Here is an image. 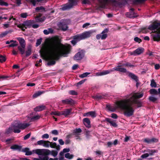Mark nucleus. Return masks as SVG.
I'll return each instance as SVG.
<instances>
[{"label":"nucleus","mask_w":160,"mask_h":160,"mask_svg":"<svg viewBox=\"0 0 160 160\" xmlns=\"http://www.w3.org/2000/svg\"><path fill=\"white\" fill-rule=\"evenodd\" d=\"M35 20L38 22H43L45 20L44 17L43 18H35Z\"/></svg>","instance_id":"79ce46f5"},{"label":"nucleus","mask_w":160,"mask_h":160,"mask_svg":"<svg viewBox=\"0 0 160 160\" xmlns=\"http://www.w3.org/2000/svg\"><path fill=\"white\" fill-rule=\"evenodd\" d=\"M51 115H55L56 116H60L62 115L61 111H53L51 113Z\"/></svg>","instance_id":"c756f323"},{"label":"nucleus","mask_w":160,"mask_h":160,"mask_svg":"<svg viewBox=\"0 0 160 160\" xmlns=\"http://www.w3.org/2000/svg\"><path fill=\"white\" fill-rule=\"evenodd\" d=\"M71 46L70 44H62L59 40L54 39L48 45V46H43L39 51L41 57L44 59L47 54V60L48 61L47 63L48 66L55 65L56 61L59 59L60 57H67L70 53Z\"/></svg>","instance_id":"f257e3e1"},{"label":"nucleus","mask_w":160,"mask_h":160,"mask_svg":"<svg viewBox=\"0 0 160 160\" xmlns=\"http://www.w3.org/2000/svg\"><path fill=\"white\" fill-rule=\"evenodd\" d=\"M10 148L12 149L17 150L18 149L20 150L21 148V147L20 146H18L16 145H14L11 146Z\"/></svg>","instance_id":"72a5a7b5"},{"label":"nucleus","mask_w":160,"mask_h":160,"mask_svg":"<svg viewBox=\"0 0 160 160\" xmlns=\"http://www.w3.org/2000/svg\"><path fill=\"white\" fill-rule=\"evenodd\" d=\"M111 117L114 119H117L118 116L116 114L113 113L111 114Z\"/></svg>","instance_id":"774afa93"},{"label":"nucleus","mask_w":160,"mask_h":160,"mask_svg":"<svg viewBox=\"0 0 160 160\" xmlns=\"http://www.w3.org/2000/svg\"><path fill=\"white\" fill-rule=\"evenodd\" d=\"M68 21L67 20H62L58 24L59 28L63 31H66L68 28Z\"/></svg>","instance_id":"423d86ee"},{"label":"nucleus","mask_w":160,"mask_h":160,"mask_svg":"<svg viewBox=\"0 0 160 160\" xmlns=\"http://www.w3.org/2000/svg\"><path fill=\"white\" fill-rule=\"evenodd\" d=\"M9 33V31H6L0 34V38H2L5 37Z\"/></svg>","instance_id":"09e8293b"},{"label":"nucleus","mask_w":160,"mask_h":160,"mask_svg":"<svg viewBox=\"0 0 160 160\" xmlns=\"http://www.w3.org/2000/svg\"><path fill=\"white\" fill-rule=\"evenodd\" d=\"M46 106L44 105H41L38 106L34 108V111L36 112H39L45 110Z\"/></svg>","instance_id":"aec40b11"},{"label":"nucleus","mask_w":160,"mask_h":160,"mask_svg":"<svg viewBox=\"0 0 160 160\" xmlns=\"http://www.w3.org/2000/svg\"><path fill=\"white\" fill-rule=\"evenodd\" d=\"M148 29L150 30H155L152 35L153 41H160V21H155L148 27Z\"/></svg>","instance_id":"7ed1b4c3"},{"label":"nucleus","mask_w":160,"mask_h":160,"mask_svg":"<svg viewBox=\"0 0 160 160\" xmlns=\"http://www.w3.org/2000/svg\"><path fill=\"white\" fill-rule=\"evenodd\" d=\"M39 158H41V160H48V158L47 156H39Z\"/></svg>","instance_id":"6e6d98bb"},{"label":"nucleus","mask_w":160,"mask_h":160,"mask_svg":"<svg viewBox=\"0 0 160 160\" xmlns=\"http://www.w3.org/2000/svg\"><path fill=\"white\" fill-rule=\"evenodd\" d=\"M101 38L102 40L105 39L107 37V34H103L101 35Z\"/></svg>","instance_id":"e2e57ef3"},{"label":"nucleus","mask_w":160,"mask_h":160,"mask_svg":"<svg viewBox=\"0 0 160 160\" xmlns=\"http://www.w3.org/2000/svg\"><path fill=\"white\" fill-rule=\"evenodd\" d=\"M32 49L30 46L28 48L26 52V57L29 56L31 54Z\"/></svg>","instance_id":"2f4dec72"},{"label":"nucleus","mask_w":160,"mask_h":160,"mask_svg":"<svg viewBox=\"0 0 160 160\" xmlns=\"http://www.w3.org/2000/svg\"><path fill=\"white\" fill-rule=\"evenodd\" d=\"M144 49L142 48H139L137 49L136 50L134 51L131 54L132 55H140L143 53Z\"/></svg>","instance_id":"f8f14e48"},{"label":"nucleus","mask_w":160,"mask_h":160,"mask_svg":"<svg viewBox=\"0 0 160 160\" xmlns=\"http://www.w3.org/2000/svg\"><path fill=\"white\" fill-rule=\"evenodd\" d=\"M27 16L28 15L27 13H22L20 14L21 17L23 18H26Z\"/></svg>","instance_id":"13d9d810"},{"label":"nucleus","mask_w":160,"mask_h":160,"mask_svg":"<svg viewBox=\"0 0 160 160\" xmlns=\"http://www.w3.org/2000/svg\"><path fill=\"white\" fill-rule=\"evenodd\" d=\"M82 121L84 125L87 128H89L91 127V122L88 118H83Z\"/></svg>","instance_id":"ddd939ff"},{"label":"nucleus","mask_w":160,"mask_h":160,"mask_svg":"<svg viewBox=\"0 0 160 160\" xmlns=\"http://www.w3.org/2000/svg\"><path fill=\"white\" fill-rule=\"evenodd\" d=\"M134 40L136 42H138V43H140L142 41L141 39L138 38V37H135L134 38Z\"/></svg>","instance_id":"864d4df0"},{"label":"nucleus","mask_w":160,"mask_h":160,"mask_svg":"<svg viewBox=\"0 0 160 160\" xmlns=\"http://www.w3.org/2000/svg\"><path fill=\"white\" fill-rule=\"evenodd\" d=\"M152 88H156L157 87L156 82H155L154 79H152L151 81L150 84Z\"/></svg>","instance_id":"58836bf2"},{"label":"nucleus","mask_w":160,"mask_h":160,"mask_svg":"<svg viewBox=\"0 0 160 160\" xmlns=\"http://www.w3.org/2000/svg\"><path fill=\"white\" fill-rule=\"evenodd\" d=\"M22 151L25 152V155H29L32 154L33 152L30 151L28 148H25L22 150Z\"/></svg>","instance_id":"5701e85b"},{"label":"nucleus","mask_w":160,"mask_h":160,"mask_svg":"<svg viewBox=\"0 0 160 160\" xmlns=\"http://www.w3.org/2000/svg\"><path fill=\"white\" fill-rule=\"evenodd\" d=\"M51 30H52V29L50 28L48 30L45 29L44 30L43 32L45 34L48 35L50 33Z\"/></svg>","instance_id":"4d7b16f0"},{"label":"nucleus","mask_w":160,"mask_h":160,"mask_svg":"<svg viewBox=\"0 0 160 160\" xmlns=\"http://www.w3.org/2000/svg\"><path fill=\"white\" fill-rule=\"evenodd\" d=\"M65 157L66 158H68L69 159H72L73 156L72 155L70 154L69 153H68L65 154Z\"/></svg>","instance_id":"ea45409f"},{"label":"nucleus","mask_w":160,"mask_h":160,"mask_svg":"<svg viewBox=\"0 0 160 160\" xmlns=\"http://www.w3.org/2000/svg\"><path fill=\"white\" fill-rule=\"evenodd\" d=\"M112 71H109L108 70H105L102 71V72H100L99 73H98V74L99 76H102L105 75L109 73L110 72H112Z\"/></svg>","instance_id":"c85d7f7f"},{"label":"nucleus","mask_w":160,"mask_h":160,"mask_svg":"<svg viewBox=\"0 0 160 160\" xmlns=\"http://www.w3.org/2000/svg\"><path fill=\"white\" fill-rule=\"evenodd\" d=\"M81 132V131H74V132H73L72 135L74 136L76 138V139H78V137L80 135ZM72 136V134H70L68 135L67 137L68 138H71Z\"/></svg>","instance_id":"f3484780"},{"label":"nucleus","mask_w":160,"mask_h":160,"mask_svg":"<svg viewBox=\"0 0 160 160\" xmlns=\"http://www.w3.org/2000/svg\"><path fill=\"white\" fill-rule=\"evenodd\" d=\"M90 72H86L81 74L79 76V77L81 78H83L86 77L88 76V75L90 74Z\"/></svg>","instance_id":"c9c22d12"},{"label":"nucleus","mask_w":160,"mask_h":160,"mask_svg":"<svg viewBox=\"0 0 160 160\" xmlns=\"http://www.w3.org/2000/svg\"><path fill=\"white\" fill-rule=\"evenodd\" d=\"M6 59V58L5 56H3L2 55H0V62H5Z\"/></svg>","instance_id":"a18cd8bd"},{"label":"nucleus","mask_w":160,"mask_h":160,"mask_svg":"<svg viewBox=\"0 0 160 160\" xmlns=\"http://www.w3.org/2000/svg\"><path fill=\"white\" fill-rule=\"evenodd\" d=\"M61 102L63 104H68L73 105L74 103V101L71 98H67L61 101Z\"/></svg>","instance_id":"9d476101"},{"label":"nucleus","mask_w":160,"mask_h":160,"mask_svg":"<svg viewBox=\"0 0 160 160\" xmlns=\"http://www.w3.org/2000/svg\"><path fill=\"white\" fill-rule=\"evenodd\" d=\"M45 142V141L44 140H40L38 141L37 142V144L38 145H42L43 146L44 143Z\"/></svg>","instance_id":"052dcab7"},{"label":"nucleus","mask_w":160,"mask_h":160,"mask_svg":"<svg viewBox=\"0 0 160 160\" xmlns=\"http://www.w3.org/2000/svg\"><path fill=\"white\" fill-rule=\"evenodd\" d=\"M47 150L49 151V152H48V154H47V155H48L49 154H51L52 156H53L54 157H56L58 154V152L54 150H52V151H50L48 149H47Z\"/></svg>","instance_id":"a878e982"},{"label":"nucleus","mask_w":160,"mask_h":160,"mask_svg":"<svg viewBox=\"0 0 160 160\" xmlns=\"http://www.w3.org/2000/svg\"><path fill=\"white\" fill-rule=\"evenodd\" d=\"M31 123L30 122L27 123L18 122L12 124L8 130H19V129H24L28 127Z\"/></svg>","instance_id":"39448f33"},{"label":"nucleus","mask_w":160,"mask_h":160,"mask_svg":"<svg viewBox=\"0 0 160 160\" xmlns=\"http://www.w3.org/2000/svg\"><path fill=\"white\" fill-rule=\"evenodd\" d=\"M0 5L1 6H8V4L7 2L2 1H0Z\"/></svg>","instance_id":"8fccbe9b"},{"label":"nucleus","mask_w":160,"mask_h":160,"mask_svg":"<svg viewBox=\"0 0 160 160\" xmlns=\"http://www.w3.org/2000/svg\"><path fill=\"white\" fill-rule=\"evenodd\" d=\"M125 15L127 17L132 18H133L138 16L134 12H127Z\"/></svg>","instance_id":"a211bd4d"},{"label":"nucleus","mask_w":160,"mask_h":160,"mask_svg":"<svg viewBox=\"0 0 160 160\" xmlns=\"http://www.w3.org/2000/svg\"><path fill=\"white\" fill-rule=\"evenodd\" d=\"M49 151L46 149H37L32 151L33 153H36L39 155H47Z\"/></svg>","instance_id":"6e6552de"},{"label":"nucleus","mask_w":160,"mask_h":160,"mask_svg":"<svg viewBox=\"0 0 160 160\" xmlns=\"http://www.w3.org/2000/svg\"><path fill=\"white\" fill-rule=\"evenodd\" d=\"M89 116H91L92 117L94 118L96 117V112L94 111L89 112Z\"/></svg>","instance_id":"37998d69"},{"label":"nucleus","mask_w":160,"mask_h":160,"mask_svg":"<svg viewBox=\"0 0 160 160\" xmlns=\"http://www.w3.org/2000/svg\"><path fill=\"white\" fill-rule=\"evenodd\" d=\"M72 108H71L68 109H65L61 111L62 115L64 116L65 117H68L72 113Z\"/></svg>","instance_id":"9b49d317"},{"label":"nucleus","mask_w":160,"mask_h":160,"mask_svg":"<svg viewBox=\"0 0 160 160\" xmlns=\"http://www.w3.org/2000/svg\"><path fill=\"white\" fill-rule=\"evenodd\" d=\"M78 0H69V4L72 8L73 6H75L77 4Z\"/></svg>","instance_id":"b1692460"},{"label":"nucleus","mask_w":160,"mask_h":160,"mask_svg":"<svg viewBox=\"0 0 160 160\" xmlns=\"http://www.w3.org/2000/svg\"><path fill=\"white\" fill-rule=\"evenodd\" d=\"M35 11L36 12H46L45 8L43 6L37 7L35 8Z\"/></svg>","instance_id":"393cba45"},{"label":"nucleus","mask_w":160,"mask_h":160,"mask_svg":"<svg viewBox=\"0 0 160 160\" xmlns=\"http://www.w3.org/2000/svg\"><path fill=\"white\" fill-rule=\"evenodd\" d=\"M18 43H12L8 46V47H14L17 46Z\"/></svg>","instance_id":"0e129e2a"},{"label":"nucleus","mask_w":160,"mask_h":160,"mask_svg":"<svg viewBox=\"0 0 160 160\" xmlns=\"http://www.w3.org/2000/svg\"><path fill=\"white\" fill-rule=\"evenodd\" d=\"M24 27L25 28H30L32 24V22L30 21H27L24 22L22 23Z\"/></svg>","instance_id":"6ab92c4d"},{"label":"nucleus","mask_w":160,"mask_h":160,"mask_svg":"<svg viewBox=\"0 0 160 160\" xmlns=\"http://www.w3.org/2000/svg\"><path fill=\"white\" fill-rule=\"evenodd\" d=\"M114 70L117 71H119L122 72H124L127 73V70L124 68H119L118 67H115L113 68Z\"/></svg>","instance_id":"412c9836"},{"label":"nucleus","mask_w":160,"mask_h":160,"mask_svg":"<svg viewBox=\"0 0 160 160\" xmlns=\"http://www.w3.org/2000/svg\"><path fill=\"white\" fill-rule=\"evenodd\" d=\"M149 99L150 101L153 102H155L157 100V98L152 96L150 97Z\"/></svg>","instance_id":"de8ad7c7"},{"label":"nucleus","mask_w":160,"mask_h":160,"mask_svg":"<svg viewBox=\"0 0 160 160\" xmlns=\"http://www.w3.org/2000/svg\"><path fill=\"white\" fill-rule=\"evenodd\" d=\"M89 0H83L82 3L83 4H89L90 3Z\"/></svg>","instance_id":"69168bd1"},{"label":"nucleus","mask_w":160,"mask_h":160,"mask_svg":"<svg viewBox=\"0 0 160 160\" xmlns=\"http://www.w3.org/2000/svg\"><path fill=\"white\" fill-rule=\"evenodd\" d=\"M106 121H107V122L110 124L111 126H112L114 127H116L117 126V125L116 123L115 122L112 121L111 119L107 118H106Z\"/></svg>","instance_id":"4be33fe9"},{"label":"nucleus","mask_w":160,"mask_h":160,"mask_svg":"<svg viewBox=\"0 0 160 160\" xmlns=\"http://www.w3.org/2000/svg\"><path fill=\"white\" fill-rule=\"evenodd\" d=\"M44 92L43 91H39L38 92L35 93L33 95L32 97L33 98H35L38 97V96L41 95Z\"/></svg>","instance_id":"bb28decb"},{"label":"nucleus","mask_w":160,"mask_h":160,"mask_svg":"<svg viewBox=\"0 0 160 160\" xmlns=\"http://www.w3.org/2000/svg\"><path fill=\"white\" fill-rule=\"evenodd\" d=\"M149 156V154L148 153H146L142 155L141 157L142 158H145L148 157Z\"/></svg>","instance_id":"338daca9"},{"label":"nucleus","mask_w":160,"mask_h":160,"mask_svg":"<svg viewBox=\"0 0 160 160\" xmlns=\"http://www.w3.org/2000/svg\"><path fill=\"white\" fill-rule=\"evenodd\" d=\"M106 108L109 110V111L112 112H114L116 109V108L113 106H111L108 105H106Z\"/></svg>","instance_id":"473e14b6"},{"label":"nucleus","mask_w":160,"mask_h":160,"mask_svg":"<svg viewBox=\"0 0 160 160\" xmlns=\"http://www.w3.org/2000/svg\"><path fill=\"white\" fill-rule=\"evenodd\" d=\"M143 95V93H134L128 99L117 102L116 103L117 108L123 110L125 116L130 117L133 114L134 111L132 106V105L137 104V108L142 106V102L137 99L141 98Z\"/></svg>","instance_id":"f03ea898"},{"label":"nucleus","mask_w":160,"mask_h":160,"mask_svg":"<svg viewBox=\"0 0 160 160\" xmlns=\"http://www.w3.org/2000/svg\"><path fill=\"white\" fill-rule=\"evenodd\" d=\"M40 116L38 115L34 116L31 118V120L32 121H34L38 120L40 118Z\"/></svg>","instance_id":"e433bc0d"},{"label":"nucleus","mask_w":160,"mask_h":160,"mask_svg":"<svg viewBox=\"0 0 160 160\" xmlns=\"http://www.w3.org/2000/svg\"><path fill=\"white\" fill-rule=\"evenodd\" d=\"M18 27L19 28H21L22 31H25V29H24L25 28L24 26L23 25V24H20L18 26Z\"/></svg>","instance_id":"680f3d73"},{"label":"nucleus","mask_w":160,"mask_h":160,"mask_svg":"<svg viewBox=\"0 0 160 160\" xmlns=\"http://www.w3.org/2000/svg\"><path fill=\"white\" fill-rule=\"evenodd\" d=\"M50 142L48 141H45L43 146L45 147L48 148L50 146Z\"/></svg>","instance_id":"a19ab883"},{"label":"nucleus","mask_w":160,"mask_h":160,"mask_svg":"<svg viewBox=\"0 0 160 160\" xmlns=\"http://www.w3.org/2000/svg\"><path fill=\"white\" fill-rule=\"evenodd\" d=\"M127 74H128V76L132 79L134 80L135 82L139 81V79L138 77L133 73L127 72Z\"/></svg>","instance_id":"4468645a"},{"label":"nucleus","mask_w":160,"mask_h":160,"mask_svg":"<svg viewBox=\"0 0 160 160\" xmlns=\"http://www.w3.org/2000/svg\"><path fill=\"white\" fill-rule=\"evenodd\" d=\"M27 1L31 3L33 6H35L37 1L36 0H27Z\"/></svg>","instance_id":"c03bdc74"},{"label":"nucleus","mask_w":160,"mask_h":160,"mask_svg":"<svg viewBox=\"0 0 160 160\" xmlns=\"http://www.w3.org/2000/svg\"><path fill=\"white\" fill-rule=\"evenodd\" d=\"M125 66H127L130 68H133L134 67V66L131 64L129 62H127L125 64Z\"/></svg>","instance_id":"5fc2aeb1"},{"label":"nucleus","mask_w":160,"mask_h":160,"mask_svg":"<svg viewBox=\"0 0 160 160\" xmlns=\"http://www.w3.org/2000/svg\"><path fill=\"white\" fill-rule=\"evenodd\" d=\"M42 38H40L39 39H38L37 40L36 43V46H38L39 45H40L41 44L42 41Z\"/></svg>","instance_id":"603ef678"},{"label":"nucleus","mask_w":160,"mask_h":160,"mask_svg":"<svg viewBox=\"0 0 160 160\" xmlns=\"http://www.w3.org/2000/svg\"><path fill=\"white\" fill-rule=\"evenodd\" d=\"M146 0H133L132 2L134 4H141L144 3Z\"/></svg>","instance_id":"7c9ffc66"},{"label":"nucleus","mask_w":160,"mask_h":160,"mask_svg":"<svg viewBox=\"0 0 160 160\" xmlns=\"http://www.w3.org/2000/svg\"><path fill=\"white\" fill-rule=\"evenodd\" d=\"M16 38L18 41L21 47L23 48H25L26 44L25 41L24 39L20 37L17 38Z\"/></svg>","instance_id":"2eb2a0df"},{"label":"nucleus","mask_w":160,"mask_h":160,"mask_svg":"<svg viewBox=\"0 0 160 160\" xmlns=\"http://www.w3.org/2000/svg\"><path fill=\"white\" fill-rule=\"evenodd\" d=\"M61 7L62 8H60V10L63 11L68 10L72 8L68 3L62 5L61 6Z\"/></svg>","instance_id":"dca6fc26"},{"label":"nucleus","mask_w":160,"mask_h":160,"mask_svg":"<svg viewBox=\"0 0 160 160\" xmlns=\"http://www.w3.org/2000/svg\"><path fill=\"white\" fill-rule=\"evenodd\" d=\"M69 94L73 95H78L77 92L75 90H70L69 91Z\"/></svg>","instance_id":"3c124183"},{"label":"nucleus","mask_w":160,"mask_h":160,"mask_svg":"<svg viewBox=\"0 0 160 160\" xmlns=\"http://www.w3.org/2000/svg\"><path fill=\"white\" fill-rule=\"evenodd\" d=\"M128 0H122L121 2L118 3L119 5H124L126 4L128 2Z\"/></svg>","instance_id":"4c0bfd02"},{"label":"nucleus","mask_w":160,"mask_h":160,"mask_svg":"<svg viewBox=\"0 0 160 160\" xmlns=\"http://www.w3.org/2000/svg\"><path fill=\"white\" fill-rule=\"evenodd\" d=\"M150 92L151 94H157L158 93V91L154 89H151Z\"/></svg>","instance_id":"49530a36"},{"label":"nucleus","mask_w":160,"mask_h":160,"mask_svg":"<svg viewBox=\"0 0 160 160\" xmlns=\"http://www.w3.org/2000/svg\"><path fill=\"white\" fill-rule=\"evenodd\" d=\"M91 34V32L88 31L84 32L82 34L73 36L71 38L73 40L71 41V42L73 45H75L80 40L90 37Z\"/></svg>","instance_id":"20e7f679"},{"label":"nucleus","mask_w":160,"mask_h":160,"mask_svg":"<svg viewBox=\"0 0 160 160\" xmlns=\"http://www.w3.org/2000/svg\"><path fill=\"white\" fill-rule=\"evenodd\" d=\"M86 80V79H84V80H82L81 81H80L79 82H78L77 83V86L78 87L79 85H81L82 84H83V83H84L85 82Z\"/></svg>","instance_id":"bf43d9fd"},{"label":"nucleus","mask_w":160,"mask_h":160,"mask_svg":"<svg viewBox=\"0 0 160 160\" xmlns=\"http://www.w3.org/2000/svg\"><path fill=\"white\" fill-rule=\"evenodd\" d=\"M99 2V7L102 8H105L107 5L111 2H115V0H98Z\"/></svg>","instance_id":"0eeeda50"},{"label":"nucleus","mask_w":160,"mask_h":160,"mask_svg":"<svg viewBox=\"0 0 160 160\" xmlns=\"http://www.w3.org/2000/svg\"><path fill=\"white\" fill-rule=\"evenodd\" d=\"M50 146L52 148H56L58 150L60 149L59 146H57L56 143L55 142H50Z\"/></svg>","instance_id":"cd10ccee"},{"label":"nucleus","mask_w":160,"mask_h":160,"mask_svg":"<svg viewBox=\"0 0 160 160\" xmlns=\"http://www.w3.org/2000/svg\"><path fill=\"white\" fill-rule=\"evenodd\" d=\"M18 48L19 50L20 51V53L21 54L23 55L25 52V48H23L21 46H18Z\"/></svg>","instance_id":"f704fd0d"},{"label":"nucleus","mask_w":160,"mask_h":160,"mask_svg":"<svg viewBox=\"0 0 160 160\" xmlns=\"http://www.w3.org/2000/svg\"><path fill=\"white\" fill-rule=\"evenodd\" d=\"M84 54L82 50L78 52L75 54L73 57L74 60L76 61L80 60L83 58Z\"/></svg>","instance_id":"1a4fd4ad"}]
</instances>
